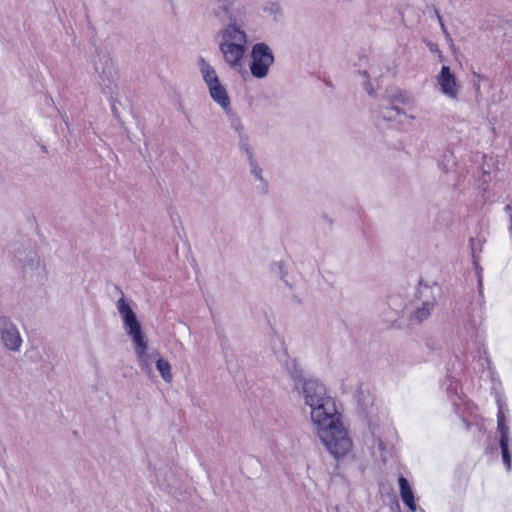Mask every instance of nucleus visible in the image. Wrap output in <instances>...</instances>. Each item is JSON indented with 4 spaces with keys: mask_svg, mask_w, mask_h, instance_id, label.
I'll return each mask as SVG.
<instances>
[{
    "mask_svg": "<svg viewBox=\"0 0 512 512\" xmlns=\"http://www.w3.org/2000/svg\"><path fill=\"white\" fill-rule=\"evenodd\" d=\"M116 306L118 313L123 320L126 333L132 338L138 366L144 374L148 377H152L154 375L153 366L161 357L160 352L158 349L149 346L148 339L142 332L141 325L138 322L134 311L131 309L124 297H121L117 301Z\"/></svg>",
    "mask_w": 512,
    "mask_h": 512,
    "instance_id": "obj_1",
    "label": "nucleus"
},
{
    "mask_svg": "<svg viewBox=\"0 0 512 512\" xmlns=\"http://www.w3.org/2000/svg\"><path fill=\"white\" fill-rule=\"evenodd\" d=\"M317 437L335 460L345 458L353 450V441L344 426L342 415L336 412L312 423Z\"/></svg>",
    "mask_w": 512,
    "mask_h": 512,
    "instance_id": "obj_2",
    "label": "nucleus"
},
{
    "mask_svg": "<svg viewBox=\"0 0 512 512\" xmlns=\"http://www.w3.org/2000/svg\"><path fill=\"white\" fill-rule=\"evenodd\" d=\"M212 14L223 24L218 33L219 44H247L245 12L238 0H213Z\"/></svg>",
    "mask_w": 512,
    "mask_h": 512,
    "instance_id": "obj_3",
    "label": "nucleus"
},
{
    "mask_svg": "<svg viewBox=\"0 0 512 512\" xmlns=\"http://www.w3.org/2000/svg\"><path fill=\"white\" fill-rule=\"evenodd\" d=\"M295 388L304 404L311 409V422L314 423L338 412L335 399L329 394L325 384L315 378H300Z\"/></svg>",
    "mask_w": 512,
    "mask_h": 512,
    "instance_id": "obj_4",
    "label": "nucleus"
},
{
    "mask_svg": "<svg viewBox=\"0 0 512 512\" xmlns=\"http://www.w3.org/2000/svg\"><path fill=\"white\" fill-rule=\"evenodd\" d=\"M272 49L266 43H256L251 49L250 72L253 77L265 78L274 64Z\"/></svg>",
    "mask_w": 512,
    "mask_h": 512,
    "instance_id": "obj_5",
    "label": "nucleus"
},
{
    "mask_svg": "<svg viewBox=\"0 0 512 512\" xmlns=\"http://www.w3.org/2000/svg\"><path fill=\"white\" fill-rule=\"evenodd\" d=\"M436 304L433 288L427 285L420 286L414 300V310L410 318L417 323H422L431 314Z\"/></svg>",
    "mask_w": 512,
    "mask_h": 512,
    "instance_id": "obj_6",
    "label": "nucleus"
},
{
    "mask_svg": "<svg viewBox=\"0 0 512 512\" xmlns=\"http://www.w3.org/2000/svg\"><path fill=\"white\" fill-rule=\"evenodd\" d=\"M94 70L98 74V84L102 92L109 95L113 91L115 70L112 59L107 54H98L93 60Z\"/></svg>",
    "mask_w": 512,
    "mask_h": 512,
    "instance_id": "obj_7",
    "label": "nucleus"
},
{
    "mask_svg": "<svg viewBox=\"0 0 512 512\" xmlns=\"http://www.w3.org/2000/svg\"><path fill=\"white\" fill-rule=\"evenodd\" d=\"M0 339L4 347L12 352H19L23 343L17 326L2 312H0Z\"/></svg>",
    "mask_w": 512,
    "mask_h": 512,
    "instance_id": "obj_8",
    "label": "nucleus"
},
{
    "mask_svg": "<svg viewBox=\"0 0 512 512\" xmlns=\"http://www.w3.org/2000/svg\"><path fill=\"white\" fill-rule=\"evenodd\" d=\"M485 307L482 301L472 304L468 310L465 328L471 338L478 340L484 336Z\"/></svg>",
    "mask_w": 512,
    "mask_h": 512,
    "instance_id": "obj_9",
    "label": "nucleus"
},
{
    "mask_svg": "<svg viewBox=\"0 0 512 512\" xmlns=\"http://www.w3.org/2000/svg\"><path fill=\"white\" fill-rule=\"evenodd\" d=\"M436 82L444 96L452 100L458 99L461 86L450 67L442 66L440 73L436 76Z\"/></svg>",
    "mask_w": 512,
    "mask_h": 512,
    "instance_id": "obj_10",
    "label": "nucleus"
},
{
    "mask_svg": "<svg viewBox=\"0 0 512 512\" xmlns=\"http://www.w3.org/2000/svg\"><path fill=\"white\" fill-rule=\"evenodd\" d=\"M247 44L230 43V44H219V50L221 51L225 62L230 68L241 71L243 69V57L246 52Z\"/></svg>",
    "mask_w": 512,
    "mask_h": 512,
    "instance_id": "obj_11",
    "label": "nucleus"
},
{
    "mask_svg": "<svg viewBox=\"0 0 512 512\" xmlns=\"http://www.w3.org/2000/svg\"><path fill=\"white\" fill-rule=\"evenodd\" d=\"M208 90L213 101L229 114L231 111V103L226 87L219 82L208 87Z\"/></svg>",
    "mask_w": 512,
    "mask_h": 512,
    "instance_id": "obj_12",
    "label": "nucleus"
},
{
    "mask_svg": "<svg viewBox=\"0 0 512 512\" xmlns=\"http://www.w3.org/2000/svg\"><path fill=\"white\" fill-rule=\"evenodd\" d=\"M497 432L499 435L511 434L510 426L508 424L509 409L500 398L497 399Z\"/></svg>",
    "mask_w": 512,
    "mask_h": 512,
    "instance_id": "obj_13",
    "label": "nucleus"
},
{
    "mask_svg": "<svg viewBox=\"0 0 512 512\" xmlns=\"http://www.w3.org/2000/svg\"><path fill=\"white\" fill-rule=\"evenodd\" d=\"M512 436L511 434L499 435V446L501 449L502 460L508 472L512 468V452H511Z\"/></svg>",
    "mask_w": 512,
    "mask_h": 512,
    "instance_id": "obj_14",
    "label": "nucleus"
},
{
    "mask_svg": "<svg viewBox=\"0 0 512 512\" xmlns=\"http://www.w3.org/2000/svg\"><path fill=\"white\" fill-rule=\"evenodd\" d=\"M400 495L403 503L408 506L411 511H416V503L414 501V494L410 487L408 480L400 476L398 479Z\"/></svg>",
    "mask_w": 512,
    "mask_h": 512,
    "instance_id": "obj_15",
    "label": "nucleus"
},
{
    "mask_svg": "<svg viewBox=\"0 0 512 512\" xmlns=\"http://www.w3.org/2000/svg\"><path fill=\"white\" fill-rule=\"evenodd\" d=\"M199 69L207 87L220 82L216 70L204 58L199 59Z\"/></svg>",
    "mask_w": 512,
    "mask_h": 512,
    "instance_id": "obj_16",
    "label": "nucleus"
},
{
    "mask_svg": "<svg viewBox=\"0 0 512 512\" xmlns=\"http://www.w3.org/2000/svg\"><path fill=\"white\" fill-rule=\"evenodd\" d=\"M370 430L380 457L385 461L387 456L391 453L392 446L383 439L382 433L377 426L370 425Z\"/></svg>",
    "mask_w": 512,
    "mask_h": 512,
    "instance_id": "obj_17",
    "label": "nucleus"
},
{
    "mask_svg": "<svg viewBox=\"0 0 512 512\" xmlns=\"http://www.w3.org/2000/svg\"><path fill=\"white\" fill-rule=\"evenodd\" d=\"M379 113L381 117L388 121H396L399 123H402L403 117H407V115L404 113L402 109H400L397 106H388V105H381Z\"/></svg>",
    "mask_w": 512,
    "mask_h": 512,
    "instance_id": "obj_18",
    "label": "nucleus"
},
{
    "mask_svg": "<svg viewBox=\"0 0 512 512\" xmlns=\"http://www.w3.org/2000/svg\"><path fill=\"white\" fill-rule=\"evenodd\" d=\"M156 369L159 371L162 379L166 383H171L173 380L171 364L162 356L155 363Z\"/></svg>",
    "mask_w": 512,
    "mask_h": 512,
    "instance_id": "obj_19",
    "label": "nucleus"
},
{
    "mask_svg": "<svg viewBox=\"0 0 512 512\" xmlns=\"http://www.w3.org/2000/svg\"><path fill=\"white\" fill-rule=\"evenodd\" d=\"M263 11L269 15H273L275 19L282 13L281 6L277 2L266 3L263 7Z\"/></svg>",
    "mask_w": 512,
    "mask_h": 512,
    "instance_id": "obj_20",
    "label": "nucleus"
},
{
    "mask_svg": "<svg viewBox=\"0 0 512 512\" xmlns=\"http://www.w3.org/2000/svg\"><path fill=\"white\" fill-rule=\"evenodd\" d=\"M250 170H251V174L257 179V180H260V181H263V177H262V169L258 166V164L256 163V161L250 156Z\"/></svg>",
    "mask_w": 512,
    "mask_h": 512,
    "instance_id": "obj_21",
    "label": "nucleus"
},
{
    "mask_svg": "<svg viewBox=\"0 0 512 512\" xmlns=\"http://www.w3.org/2000/svg\"><path fill=\"white\" fill-rule=\"evenodd\" d=\"M231 127L239 134L240 138H245L247 140V137L244 133V127L239 118L232 120Z\"/></svg>",
    "mask_w": 512,
    "mask_h": 512,
    "instance_id": "obj_22",
    "label": "nucleus"
},
{
    "mask_svg": "<svg viewBox=\"0 0 512 512\" xmlns=\"http://www.w3.org/2000/svg\"><path fill=\"white\" fill-rule=\"evenodd\" d=\"M363 88L364 90L368 93V94H372L373 92V88H372V85L369 81H364L363 82Z\"/></svg>",
    "mask_w": 512,
    "mask_h": 512,
    "instance_id": "obj_23",
    "label": "nucleus"
},
{
    "mask_svg": "<svg viewBox=\"0 0 512 512\" xmlns=\"http://www.w3.org/2000/svg\"><path fill=\"white\" fill-rule=\"evenodd\" d=\"M505 211L510 217V225L512 224V205L508 204L505 206Z\"/></svg>",
    "mask_w": 512,
    "mask_h": 512,
    "instance_id": "obj_24",
    "label": "nucleus"
},
{
    "mask_svg": "<svg viewBox=\"0 0 512 512\" xmlns=\"http://www.w3.org/2000/svg\"><path fill=\"white\" fill-rule=\"evenodd\" d=\"M156 477H157V483H158L159 485H163V484H164V481H161V479L159 478V476H158V475H157Z\"/></svg>",
    "mask_w": 512,
    "mask_h": 512,
    "instance_id": "obj_25",
    "label": "nucleus"
},
{
    "mask_svg": "<svg viewBox=\"0 0 512 512\" xmlns=\"http://www.w3.org/2000/svg\"><path fill=\"white\" fill-rule=\"evenodd\" d=\"M438 19H439V22H440V25H441V28L444 30V24L442 23V20H441V17L439 15H437Z\"/></svg>",
    "mask_w": 512,
    "mask_h": 512,
    "instance_id": "obj_26",
    "label": "nucleus"
},
{
    "mask_svg": "<svg viewBox=\"0 0 512 512\" xmlns=\"http://www.w3.org/2000/svg\"><path fill=\"white\" fill-rule=\"evenodd\" d=\"M360 75H362L364 78H366V73L365 72L360 73Z\"/></svg>",
    "mask_w": 512,
    "mask_h": 512,
    "instance_id": "obj_27",
    "label": "nucleus"
}]
</instances>
